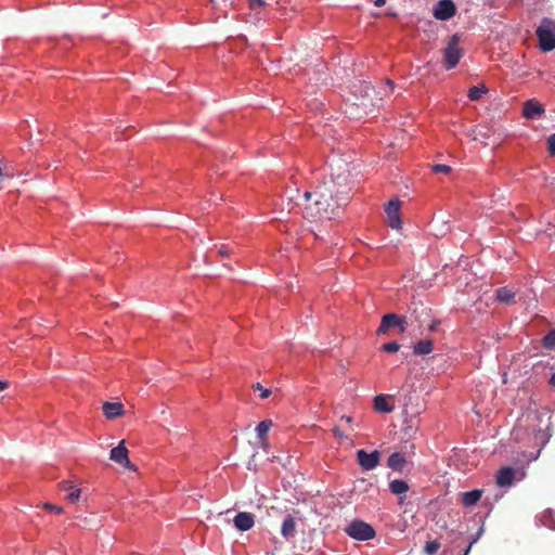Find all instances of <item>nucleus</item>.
Listing matches in <instances>:
<instances>
[{
	"label": "nucleus",
	"mask_w": 555,
	"mask_h": 555,
	"mask_svg": "<svg viewBox=\"0 0 555 555\" xmlns=\"http://www.w3.org/2000/svg\"><path fill=\"white\" fill-rule=\"evenodd\" d=\"M304 198L306 201L304 215L311 220H331L338 215L339 208L344 206L341 203H337L333 184H323L313 192H305Z\"/></svg>",
	"instance_id": "f257e3e1"
},
{
	"label": "nucleus",
	"mask_w": 555,
	"mask_h": 555,
	"mask_svg": "<svg viewBox=\"0 0 555 555\" xmlns=\"http://www.w3.org/2000/svg\"><path fill=\"white\" fill-rule=\"evenodd\" d=\"M323 184L334 185V196L337 198V203L346 205L349 199V193L351 191V183L349 181V170L347 165L338 166L335 172H332L331 180Z\"/></svg>",
	"instance_id": "f03ea898"
},
{
	"label": "nucleus",
	"mask_w": 555,
	"mask_h": 555,
	"mask_svg": "<svg viewBox=\"0 0 555 555\" xmlns=\"http://www.w3.org/2000/svg\"><path fill=\"white\" fill-rule=\"evenodd\" d=\"M535 35L539 39V47L543 52H550L555 49L554 21L543 18L541 25L535 30Z\"/></svg>",
	"instance_id": "7ed1b4c3"
},
{
	"label": "nucleus",
	"mask_w": 555,
	"mask_h": 555,
	"mask_svg": "<svg viewBox=\"0 0 555 555\" xmlns=\"http://www.w3.org/2000/svg\"><path fill=\"white\" fill-rule=\"evenodd\" d=\"M463 56V50L460 47V36L454 34L443 49V65L447 69L454 68Z\"/></svg>",
	"instance_id": "20e7f679"
},
{
	"label": "nucleus",
	"mask_w": 555,
	"mask_h": 555,
	"mask_svg": "<svg viewBox=\"0 0 555 555\" xmlns=\"http://www.w3.org/2000/svg\"><path fill=\"white\" fill-rule=\"evenodd\" d=\"M344 531L352 539L358 541H367L375 537V530L374 528L361 520V519H353L350 521L344 529Z\"/></svg>",
	"instance_id": "39448f33"
},
{
	"label": "nucleus",
	"mask_w": 555,
	"mask_h": 555,
	"mask_svg": "<svg viewBox=\"0 0 555 555\" xmlns=\"http://www.w3.org/2000/svg\"><path fill=\"white\" fill-rule=\"evenodd\" d=\"M406 318L396 313H388L382 318L380 324L376 331L377 335H387L392 328H398L399 333L406 331Z\"/></svg>",
	"instance_id": "423d86ee"
},
{
	"label": "nucleus",
	"mask_w": 555,
	"mask_h": 555,
	"mask_svg": "<svg viewBox=\"0 0 555 555\" xmlns=\"http://www.w3.org/2000/svg\"><path fill=\"white\" fill-rule=\"evenodd\" d=\"M128 453L129 452L125 446V440H121L117 447L111 450L109 459L119 464L121 467L134 472L135 466L130 462Z\"/></svg>",
	"instance_id": "0eeeda50"
},
{
	"label": "nucleus",
	"mask_w": 555,
	"mask_h": 555,
	"mask_svg": "<svg viewBox=\"0 0 555 555\" xmlns=\"http://www.w3.org/2000/svg\"><path fill=\"white\" fill-rule=\"evenodd\" d=\"M385 212L387 215L388 225L396 230L400 229V201L398 198L389 201V203L385 207Z\"/></svg>",
	"instance_id": "6e6552de"
},
{
	"label": "nucleus",
	"mask_w": 555,
	"mask_h": 555,
	"mask_svg": "<svg viewBox=\"0 0 555 555\" xmlns=\"http://www.w3.org/2000/svg\"><path fill=\"white\" fill-rule=\"evenodd\" d=\"M357 460L362 469L371 470L379 464L380 453L376 450L367 453L361 449L357 451Z\"/></svg>",
	"instance_id": "1a4fd4ad"
},
{
	"label": "nucleus",
	"mask_w": 555,
	"mask_h": 555,
	"mask_svg": "<svg viewBox=\"0 0 555 555\" xmlns=\"http://www.w3.org/2000/svg\"><path fill=\"white\" fill-rule=\"evenodd\" d=\"M455 12V4L451 0H440L434 9V16L439 21H448Z\"/></svg>",
	"instance_id": "9d476101"
},
{
	"label": "nucleus",
	"mask_w": 555,
	"mask_h": 555,
	"mask_svg": "<svg viewBox=\"0 0 555 555\" xmlns=\"http://www.w3.org/2000/svg\"><path fill=\"white\" fill-rule=\"evenodd\" d=\"M543 112V106L534 100H529L524 104L522 115L528 119H535L540 117Z\"/></svg>",
	"instance_id": "9b49d317"
},
{
	"label": "nucleus",
	"mask_w": 555,
	"mask_h": 555,
	"mask_svg": "<svg viewBox=\"0 0 555 555\" xmlns=\"http://www.w3.org/2000/svg\"><path fill=\"white\" fill-rule=\"evenodd\" d=\"M234 526L241 531H247L254 526V516L250 513L241 512L234 517Z\"/></svg>",
	"instance_id": "f8f14e48"
},
{
	"label": "nucleus",
	"mask_w": 555,
	"mask_h": 555,
	"mask_svg": "<svg viewBox=\"0 0 555 555\" xmlns=\"http://www.w3.org/2000/svg\"><path fill=\"white\" fill-rule=\"evenodd\" d=\"M103 413L108 420H114L124 414V405L119 402H105Z\"/></svg>",
	"instance_id": "ddd939ff"
},
{
	"label": "nucleus",
	"mask_w": 555,
	"mask_h": 555,
	"mask_svg": "<svg viewBox=\"0 0 555 555\" xmlns=\"http://www.w3.org/2000/svg\"><path fill=\"white\" fill-rule=\"evenodd\" d=\"M281 534L287 540L296 534V521L291 514L286 515L282 522Z\"/></svg>",
	"instance_id": "4468645a"
},
{
	"label": "nucleus",
	"mask_w": 555,
	"mask_h": 555,
	"mask_svg": "<svg viewBox=\"0 0 555 555\" xmlns=\"http://www.w3.org/2000/svg\"><path fill=\"white\" fill-rule=\"evenodd\" d=\"M514 469L512 467H503L496 474V483L500 487L511 486L514 481Z\"/></svg>",
	"instance_id": "2eb2a0df"
},
{
	"label": "nucleus",
	"mask_w": 555,
	"mask_h": 555,
	"mask_svg": "<svg viewBox=\"0 0 555 555\" xmlns=\"http://www.w3.org/2000/svg\"><path fill=\"white\" fill-rule=\"evenodd\" d=\"M59 487L62 491H66L68 493L66 499L69 502L75 503L79 500L81 491L80 489L75 488L72 481L63 480L62 482H60Z\"/></svg>",
	"instance_id": "dca6fc26"
},
{
	"label": "nucleus",
	"mask_w": 555,
	"mask_h": 555,
	"mask_svg": "<svg viewBox=\"0 0 555 555\" xmlns=\"http://www.w3.org/2000/svg\"><path fill=\"white\" fill-rule=\"evenodd\" d=\"M516 293L508 286L499 287L495 291V298L499 302L511 305L514 302Z\"/></svg>",
	"instance_id": "f3484780"
},
{
	"label": "nucleus",
	"mask_w": 555,
	"mask_h": 555,
	"mask_svg": "<svg viewBox=\"0 0 555 555\" xmlns=\"http://www.w3.org/2000/svg\"><path fill=\"white\" fill-rule=\"evenodd\" d=\"M406 464L404 455L400 452H393L387 461V466L392 470L402 472Z\"/></svg>",
	"instance_id": "a211bd4d"
},
{
	"label": "nucleus",
	"mask_w": 555,
	"mask_h": 555,
	"mask_svg": "<svg viewBox=\"0 0 555 555\" xmlns=\"http://www.w3.org/2000/svg\"><path fill=\"white\" fill-rule=\"evenodd\" d=\"M374 409L379 413H390L393 411V405L389 403L386 395H377L374 398Z\"/></svg>",
	"instance_id": "6ab92c4d"
},
{
	"label": "nucleus",
	"mask_w": 555,
	"mask_h": 555,
	"mask_svg": "<svg viewBox=\"0 0 555 555\" xmlns=\"http://www.w3.org/2000/svg\"><path fill=\"white\" fill-rule=\"evenodd\" d=\"M481 495L482 491L479 489L464 492L462 493L461 503L466 507L473 506L481 499Z\"/></svg>",
	"instance_id": "aec40b11"
},
{
	"label": "nucleus",
	"mask_w": 555,
	"mask_h": 555,
	"mask_svg": "<svg viewBox=\"0 0 555 555\" xmlns=\"http://www.w3.org/2000/svg\"><path fill=\"white\" fill-rule=\"evenodd\" d=\"M413 351L417 356H425L433 351V340L424 339L416 343L413 347Z\"/></svg>",
	"instance_id": "412c9836"
},
{
	"label": "nucleus",
	"mask_w": 555,
	"mask_h": 555,
	"mask_svg": "<svg viewBox=\"0 0 555 555\" xmlns=\"http://www.w3.org/2000/svg\"><path fill=\"white\" fill-rule=\"evenodd\" d=\"M389 490L396 495H401L409 490V485L402 479H393L389 482Z\"/></svg>",
	"instance_id": "4be33fe9"
},
{
	"label": "nucleus",
	"mask_w": 555,
	"mask_h": 555,
	"mask_svg": "<svg viewBox=\"0 0 555 555\" xmlns=\"http://www.w3.org/2000/svg\"><path fill=\"white\" fill-rule=\"evenodd\" d=\"M488 92L485 85L474 86L469 88L467 96L470 101H478L480 98Z\"/></svg>",
	"instance_id": "5701e85b"
},
{
	"label": "nucleus",
	"mask_w": 555,
	"mask_h": 555,
	"mask_svg": "<svg viewBox=\"0 0 555 555\" xmlns=\"http://www.w3.org/2000/svg\"><path fill=\"white\" fill-rule=\"evenodd\" d=\"M272 426H273V422L271 420H264V421L260 422L256 427L258 438L260 440H264L268 431L272 428Z\"/></svg>",
	"instance_id": "b1692460"
},
{
	"label": "nucleus",
	"mask_w": 555,
	"mask_h": 555,
	"mask_svg": "<svg viewBox=\"0 0 555 555\" xmlns=\"http://www.w3.org/2000/svg\"><path fill=\"white\" fill-rule=\"evenodd\" d=\"M254 391H259V397L264 400L268 399L271 395V390L268 388H264L260 383H256L251 386Z\"/></svg>",
	"instance_id": "393cba45"
},
{
	"label": "nucleus",
	"mask_w": 555,
	"mask_h": 555,
	"mask_svg": "<svg viewBox=\"0 0 555 555\" xmlns=\"http://www.w3.org/2000/svg\"><path fill=\"white\" fill-rule=\"evenodd\" d=\"M249 9L255 12V16L258 17L260 13V9H262L266 5V2L263 0H249Z\"/></svg>",
	"instance_id": "a878e982"
},
{
	"label": "nucleus",
	"mask_w": 555,
	"mask_h": 555,
	"mask_svg": "<svg viewBox=\"0 0 555 555\" xmlns=\"http://www.w3.org/2000/svg\"><path fill=\"white\" fill-rule=\"evenodd\" d=\"M380 349L385 352L393 353L400 349V345L397 341H390L382 345Z\"/></svg>",
	"instance_id": "bb28decb"
},
{
	"label": "nucleus",
	"mask_w": 555,
	"mask_h": 555,
	"mask_svg": "<svg viewBox=\"0 0 555 555\" xmlns=\"http://www.w3.org/2000/svg\"><path fill=\"white\" fill-rule=\"evenodd\" d=\"M440 548V543L438 541H429L426 543L424 551L425 553L431 555L435 554Z\"/></svg>",
	"instance_id": "cd10ccee"
},
{
	"label": "nucleus",
	"mask_w": 555,
	"mask_h": 555,
	"mask_svg": "<svg viewBox=\"0 0 555 555\" xmlns=\"http://www.w3.org/2000/svg\"><path fill=\"white\" fill-rule=\"evenodd\" d=\"M431 170L433 172L435 173H442V175H448L451 172V167L448 166V165H434L431 166Z\"/></svg>",
	"instance_id": "c85d7f7f"
},
{
	"label": "nucleus",
	"mask_w": 555,
	"mask_h": 555,
	"mask_svg": "<svg viewBox=\"0 0 555 555\" xmlns=\"http://www.w3.org/2000/svg\"><path fill=\"white\" fill-rule=\"evenodd\" d=\"M543 344L547 348H552L555 346V331H552L544 336Z\"/></svg>",
	"instance_id": "c756f323"
},
{
	"label": "nucleus",
	"mask_w": 555,
	"mask_h": 555,
	"mask_svg": "<svg viewBox=\"0 0 555 555\" xmlns=\"http://www.w3.org/2000/svg\"><path fill=\"white\" fill-rule=\"evenodd\" d=\"M218 254L221 257H229L231 254H233V248L229 245L222 244L218 247Z\"/></svg>",
	"instance_id": "7c9ffc66"
},
{
	"label": "nucleus",
	"mask_w": 555,
	"mask_h": 555,
	"mask_svg": "<svg viewBox=\"0 0 555 555\" xmlns=\"http://www.w3.org/2000/svg\"><path fill=\"white\" fill-rule=\"evenodd\" d=\"M43 508L49 511V512H53L55 514H62L63 513V507L62 506L54 505V504H51V503H44L43 504Z\"/></svg>",
	"instance_id": "2f4dec72"
},
{
	"label": "nucleus",
	"mask_w": 555,
	"mask_h": 555,
	"mask_svg": "<svg viewBox=\"0 0 555 555\" xmlns=\"http://www.w3.org/2000/svg\"><path fill=\"white\" fill-rule=\"evenodd\" d=\"M542 520H543L544 526L548 527L550 529H555V526L551 525V521H552L551 513L544 514L542 516Z\"/></svg>",
	"instance_id": "473e14b6"
},
{
	"label": "nucleus",
	"mask_w": 555,
	"mask_h": 555,
	"mask_svg": "<svg viewBox=\"0 0 555 555\" xmlns=\"http://www.w3.org/2000/svg\"><path fill=\"white\" fill-rule=\"evenodd\" d=\"M548 151L551 154H555V133L548 138Z\"/></svg>",
	"instance_id": "72a5a7b5"
},
{
	"label": "nucleus",
	"mask_w": 555,
	"mask_h": 555,
	"mask_svg": "<svg viewBox=\"0 0 555 555\" xmlns=\"http://www.w3.org/2000/svg\"><path fill=\"white\" fill-rule=\"evenodd\" d=\"M468 135L472 137L473 140H477L478 135H481V131L477 127H475L469 130Z\"/></svg>",
	"instance_id": "f704fd0d"
},
{
	"label": "nucleus",
	"mask_w": 555,
	"mask_h": 555,
	"mask_svg": "<svg viewBox=\"0 0 555 555\" xmlns=\"http://www.w3.org/2000/svg\"><path fill=\"white\" fill-rule=\"evenodd\" d=\"M333 434H334L336 437L340 438V439H346V438H347V436H346V435L340 430V428H339V427H337V426L333 428Z\"/></svg>",
	"instance_id": "c9c22d12"
},
{
	"label": "nucleus",
	"mask_w": 555,
	"mask_h": 555,
	"mask_svg": "<svg viewBox=\"0 0 555 555\" xmlns=\"http://www.w3.org/2000/svg\"><path fill=\"white\" fill-rule=\"evenodd\" d=\"M374 5L377 7V8H380L383 5H385L386 3V0H372Z\"/></svg>",
	"instance_id": "e433bc0d"
},
{
	"label": "nucleus",
	"mask_w": 555,
	"mask_h": 555,
	"mask_svg": "<svg viewBox=\"0 0 555 555\" xmlns=\"http://www.w3.org/2000/svg\"><path fill=\"white\" fill-rule=\"evenodd\" d=\"M439 325V321H433L429 325V331L434 332Z\"/></svg>",
	"instance_id": "4c0bfd02"
},
{
	"label": "nucleus",
	"mask_w": 555,
	"mask_h": 555,
	"mask_svg": "<svg viewBox=\"0 0 555 555\" xmlns=\"http://www.w3.org/2000/svg\"><path fill=\"white\" fill-rule=\"evenodd\" d=\"M8 388V383L7 382H3V380H0V391L1 390H4Z\"/></svg>",
	"instance_id": "58836bf2"
},
{
	"label": "nucleus",
	"mask_w": 555,
	"mask_h": 555,
	"mask_svg": "<svg viewBox=\"0 0 555 555\" xmlns=\"http://www.w3.org/2000/svg\"><path fill=\"white\" fill-rule=\"evenodd\" d=\"M550 385L555 388V373L552 375V377L550 378Z\"/></svg>",
	"instance_id": "ea45409f"
},
{
	"label": "nucleus",
	"mask_w": 555,
	"mask_h": 555,
	"mask_svg": "<svg viewBox=\"0 0 555 555\" xmlns=\"http://www.w3.org/2000/svg\"><path fill=\"white\" fill-rule=\"evenodd\" d=\"M343 421L347 422V423H351L352 418L350 416H347V415H344L341 417Z\"/></svg>",
	"instance_id": "a19ab883"
},
{
	"label": "nucleus",
	"mask_w": 555,
	"mask_h": 555,
	"mask_svg": "<svg viewBox=\"0 0 555 555\" xmlns=\"http://www.w3.org/2000/svg\"><path fill=\"white\" fill-rule=\"evenodd\" d=\"M472 544L473 542L467 546L466 551H465V555H467V553L469 552L470 547H472Z\"/></svg>",
	"instance_id": "79ce46f5"
},
{
	"label": "nucleus",
	"mask_w": 555,
	"mask_h": 555,
	"mask_svg": "<svg viewBox=\"0 0 555 555\" xmlns=\"http://www.w3.org/2000/svg\"><path fill=\"white\" fill-rule=\"evenodd\" d=\"M210 2H212V3H214V2H215V0H210Z\"/></svg>",
	"instance_id": "37998d69"
}]
</instances>
